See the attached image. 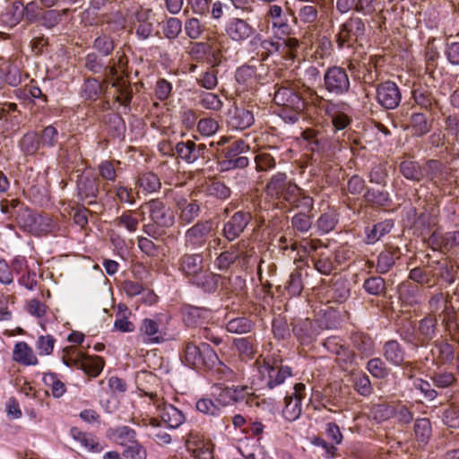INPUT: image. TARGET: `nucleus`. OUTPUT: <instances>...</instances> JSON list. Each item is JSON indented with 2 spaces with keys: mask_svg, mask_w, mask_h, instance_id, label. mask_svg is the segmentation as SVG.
Masks as SVG:
<instances>
[{
  "mask_svg": "<svg viewBox=\"0 0 459 459\" xmlns=\"http://www.w3.org/2000/svg\"><path fill=\"white\" fill-rule=\"evenodd\" d=\"M255 122L253 110L242 106H234L228 112V125L237 130H244L250 127Z\"/></svg>",
  "mask_w": 459,
  "mask_h": 459,
  "instance_id": "21",
  "label": "nucleus"
},
{
  "mask_svg": "<svg viewBox=\"0 0 459 459\" xmlns=\"http://www.w3.org/2000/svg\"><path fill=\"white\" fill-rule=\"evenodd\" d=\"M181 359L193 368H212L219 362L218 355L210 345L202 343L198 346L192 341L185 342Z\"/></svg>",
  "mask_w": 459,
  "mask_h": 459,
  "instance_id": "4",
  "label": "nucleus"
},
{
  "mask_svg": "<svg viewBox=\"0 0 459 459\" xmlns=\"http://www.w3.org/2000/svg\"><path fill=\"white\" fill-rule=\"evenodd\" d=\"M15 221L23 231L39 237L48 235L56 228V222L49 216L39 214L26 206L17 210Z\"/></svg>",
  "mask_w": 459,
  "mask_h": 459,
  "instance_id": "3",
  "label": "nucleus"
},
{
  "mask_svg": "<svg viewBox=\"0 0 459 459\" xmlns=\"http://www.w3.org/2000/svg\"><path fill=\"white\" fill-rule=\"evenodd\" d=\"M160 178L153 172H143L138 176L136 186L146 193H153L160 188Z\"/></svg>",
  "mask_w": 459,
  "mask_h": 459,
  "instance_id": "38",
  "label": "nucleus"
},
{
  "mask_svg": "<svg viewBox=\"0 0 459 459\" xmlns=\"http://www.w3.org/2000/svg\"><path fill=\"white\" fill-rule=\"evenodd\" d=\"M197 139L179 142L175 146V153L178 158L187 163L206 161L210 160V149L205 143H197Z\"/></svg>",
  "mask_w": 459,
  "mask_h": 459,
  "instance_id": "9",
  "label": "nucleus"
},
{
  "mask_svg": "<svg viewBox=\"0 0 459 459\" xmlns=\"http://www.w3.org/2000/svg\"><path fill=\"white\" fill-rule=\"evenodd\" d=\"M104 367V360L99 356L84 355L77 368H81L83 372L91 377H97L100 374Z\"/></svg>",
  "mask_w": 459,
  "mask_h": 459,
  "instance_id": "37",
  "label": "nucleus"
},
{
  "mask_svg": "<svg viewBox=\"0 0 459 459\" xmlns=\"http://www.w3.org/2000/svg\"><path fill=\"white\" fill-rule=\"evenodd\" d=\"M337 221L335 211L328 210L318 218L316 226L321 232L328 233L335 228Z\"/></svg>",
  "mask_w": 459,
  "mask_h": 459,
  "instance_id": "55",
  "label": "nucleus"
},
{
  "mask_svg": "<svg viewBox=\"0 0 459 459\" xmlns=\"http://www.w3.org/2000/svg\"><path fill=\"white\" fill-rule=\"evenodd\" d=\"M255 162L257 171H268L276 166L274 157L266 151L259 152L255 157Z\"/></svg>",
  "mask_w": 459,
  "mask_h": 459,
  "instance_id": "61",
  "label": "nucleus"
},
{
  "mask_svg": "<svg viewBox=\"0 0 459 459\" xmlns=\"http://www.w3.org/2000/svg\"><path fill=\"white\" fill-rule=\"evenodd\" d=\"M253 328V321L245 316L230 319L226 325V329L229 333L237 334L250 333Z\"/></svg>",
  "mask_w": 459,
  "mask_h": 459,
  "instance_id": "42",
  "label": "nucleus"
},
{
  "mask_svg": "<svg viewBox=\"0 0 459 459\" xmlns=\"http://www.w3.org/2000/svg\"><path fill=\"white\" fill-rule=\"evenodd\" d=\"M161 30L166 39H175L182 31V22L177 17H169L163 22Z\"/></svg>",
  "mask_w": 459,
  "mask_h": 459,
  "instance_id": "50",
  "label": "nucleus"
},
{
  "mask_svg": "<svg viewBox=\"0 0 459 459\" xmlns=\"http://www.w3.org/2000/svg\"><path fill=\"white\" fill-rule=\"evenodd\" d=\"M393 224L390 221H382L375 224L373 228L367 232L366 243L374 244L378 241L383 236L389 233Z\"/></svg>",
  "mask_w": 459,
  "mask_h": 459,
  "instance_id": "51",
  "label": "nucleus"
},
{
  "mask_svg": "<svg viewBox=\"0 0 459 459\" xmlns=\"http://www.w3.org/2000/svg\"><path fill=\"white\" fill-rule=\"evenodd\" d=\"M122 455L127 459H146L147 451L137 440L125 447Z\"/></svg>",
  "mask_w": 459,
  "mask_h": 459,
  "instance_id": "64",
  "label": "nucleus"
},
{
  "mask_svg": "<svg viewBox=\"0 0 459 459\" xmlns=\"http://www.w3.org/2000/svg\"><path fill=\"white\" fill-rule=\"evenodd\" d=\"M68 8H64L61 12L57 10L43 11L40 15L41 24L48 29L54 28L61 22L62 14H66Z\"/></svg>",
  "mask_w": 459,
  "mask_h": 459,
  "instance_id": "58",
  "label": "nucleus"
},
{
  "mask_svg": "<svg viewBox=\"0 0 459 459\" xmlns=\"http://www.w3.org/2000/svg\"><path fill=\"white\" fill-rule=\"evenodd\" d=\"M112 437L115 442L124 447L136 441V432L134 429L123 426L112 430Z\"/></svg>",
  "mask_w": 459,
  "mask_h": 459,
  "instance_id": "43",
  "label": "nucleus"
},
{
  "mask_svg": "<svg viewBox=\"0 0 459 459\" xmlns=\"http://www.w3.org/2000/svg\"><path fill=\"white\" fill-rule=\"evenodd\" d=\"M184 30L189 39L196 40L200 39L204 32L206 30V25L198 18L191 17L186 20L184 24Z\"/></svg>",
  "mask_w": 459,
  "mask_h": 459,
  "instance_id": "45",
  "label": "nucleus"
},
{
  "mask_svg": "<svg viewBox=\"0 0 459 459\" xmlns=\"http://www.w3.org/2000/svg\"><path fill=\"white\" fill-rule=\"evenodd\" d=\"M218 51L213 46L206 42H194L190 47L189 54L195 59L207 58L210 64L216 63Z\"/></svg>",
  "mask_w": 459,
  "mask_h": 459,
  "instance_id": "33",
  "label": "nucleus"
},
{
  "mask_svg": "<svg viewBox=\"0 0 459 459\" xmlns=\"http://www.w3.org/2000/svg\"><path fill=\"white\" fill-rule=\"evenodd\" d=\"M113 64L108 66V76L110 80H116L117 76L118 80L124 79L123 74L127 65V57L124 53H117L116 58L112 59Z\"/></svg>",
  "mask_w": 459,
  "mask_h": 459,
  "instance_id": "52",
  "label": "nucleus"
},
{
  "mask_svg": "<svg viewBox=\"0 0 459 459\" xmlns=\"http://www.w3.org/2000/svg\"><path fill=\"white\" fill-rule=\"evenodd\" d=\"M40 141L35 132L25 134L20 142L22 152L26 155H34L39 148Z\"/></svg>",
  "mask_w": 459,
  "mask_h": 459,
  "instance_id": "53",
  "label": "nucleus"
},
{
  "mask_svg": "<svg viewBox=\"0 0 459 459\" xmlns=\"http://www.w3.org/2000/svg\"><path fill=\"white\" fill-rule=\"evenodd\" d=\"M145 395L150 396L154 405L160 411V418L163 423L169 428L175 429L179 427L185 420L183 413L175 406L163 402L154 393L145 392Z\"/></svg>",
  "mask_w": 459,
  "mask_h": 459,
  "instance_id": "16",
  "label": "nucleus"
},
{
  "mask_svg": "<svg viewBox=\"0 0 459 459\" xmlns=\"http://www.w3.org/2000/svg\"><path fill=\"white\" fill-rule=\"evenodd\" d=\"M251 220L252 215L249 212L239 211L235 212L224 224L223 236L229 241L235 240L243 233Z\"/></svg>",
  "mask_w": 459,
  "mask_h": 459,
  "instance_id": "17",
  "label": "nucleus"
},
{
  "mask_svg": "<svg viewBox=\"0 0 459 459\" xmlns=\"http://www.w3.org/2000/svg\"><path fill=\"white\" fill-rule=\"evenodd\" d=\"M212 231L210 221H200L186 230L185 241L186 247L199 248L205 245Z\"/></svg>",
  "mask_w": 459,
  "mask_h": 459,
  "instance_id": "20",
  "label": "nucleus"
},
{
  "mask_svg": "<svg viewBox=\"0 0 459 459\" xmlns=\"http://www.w3.org/2000/svg\"><path fill=\"white\" fill-rule=\"evenodd\" d=\"M43 381L50 388L52 395L56 398L61 397L66 391L65 385L55 373L45 374Z\"/></svg>",
  "mask_w": 459,
  "mask_h": 459,
  "instance_id": "54",
  "label": "nucleus"
},
{
  "mask_svg": "<svg viewBox=\"0 0 459 459\" xmlns=\"http://www.w3.org/2000/svg\"><path fill=\"white\" fill-rule=\"evenodd\" d=\"M411 129L414 136H423L431 129V123L428 121L426 116L422 113H413L410 117V123L404 129Z\"/></svg>",
  "mask_w": 459,
  "mask_h": 459,
  "instance_id": "32",
  "label": "nucleus"
},
{
  "mask_svg": "<svg viewBox=\"0 0 459 459\" xmlns=\"http://www.w3.org/2000/svg\"><path fill=\"white\" fill-rule=\"evenodd\" d=\"M276 105L281 107L280 116L286 122L295 123L305 109V100L292 87L278 86L273 96Z\"/></svg>",
  "mask_w": 459,
  "mask_h": 459,
  "instance_id": "2",
  "label": "nucleus"
},
{
  "mask_svg": "<svg viewBox=\"0 0 459 459\" xmlns=\"http://www.w3.org/2000/svg\"><path fill=\"white\" fill-rule=\"evenodd\" d=\"M148 213L152 222L146 223L143 230L148 236L158 238L160 235L159 228H169L174 223L173 212L160 199H152L140 206L142 220Z\"/></svg>",
  "mask_w": 459,
  "mask_h": 459,
  "instance_id": "1",
  "label": "nucleus"
},
{
  "mask_svg": "<svg viewBox=\"0 0 459 459\" xmlns=\"http://www.w3.org/2000/svg\"><path fill=\"white\" fill-rule=\"evenodd\" d=\"M399 170L402 175L412 181H420L425 178V170L423 166L411 159H404L399 164Z\"/></svg>",
  "mask_w": 459,
  "mask_h": 459,
  "instance_id": "29",
  "label": "nucleus"
},
{
  "mask_svg": "<svg viewBox=\"0 0 459 459\" xmlns=\"http://www.w3.org/2000/svg\"><path fill=\"white\" fill-rule=\"evenodd\" d=\"M285 289L291 296H299L303 290L302 273L300 269H295L286 282Z\"/></svg>",
  "mask_w": 459,
  "mask_h": 459,
  "instance_id": "57",
  "label": "nucleus"
},
{
  "mask_svg": "<svg viewBox=\"0 0 459 459\" xmlns=\"http://www.w3.org/2000/svg\"><path fill=\"white\" fill-rule=\"evenodd\" d=\"M415 439L420 445H426L432 436L430 420L427 418L417 419L414 423Z\"/></svg>",
  "mask_w": 459,
  "mask_h": 459,
  "instance_id": "39",
  "label": "nucleus"
},
{
  "mask_svg": "<svg viewBox=\"0 0 459 459\" xmlns=\"http://www.w3.org/2000/svg\"><path fill=\"white\" fill-rule=\"evenodd\" d=\"M412 98L418 106L429 111H433L438 105L432 93L424 88L414 89L412 91Z\"/></svg>",
  "mask_w": 459,
  "mask_h": 459,
  "instance_id": "36",
  "label": "nucleus"
},
{
  "mask_svg": "<svg viewBox=\"0 0 459 459\" xmlns=\"http://www.w3.org/2000/svg\"><path fill=\"white\" fill-rule=\"evenodd\" d=\"M383 356L392 365L402 366L404 364V351L395 340H390L384 344Z\"/></svg>",
  "mask_w": 459,
  "mask_h": 459,
  "instance_id": "28",
  "label": "nucleus"
},
{
  "mask_svg": "<svg viewBox=\"0 0 459 459\" xmlns=\"http://www.w3.org/2000/svg\"><path fill=\"white\" fill-rule=\"evenodd\" d=\"M299 3L296 11L288 8L290 16L293 18V22L298 23L299 20L302 23L312 24L315 23L319 15V9L321 8L322 0H296Z\"/></svg>",
  "mask_w": 459,
  "mask_h": 459,
  "instance_id": "15",
  "label": "nucleus"
},
{
  "mask_svg": "<svg viewBox=\"0 0 459 459\" xmlns=\"http://www.w3.org/2000/svg\"><path fill=\"white\" fill-rule=\"evenodd\" d=\"M394 406L388 403L373 404L370 408V415L378 423L384 422L394 417Z\"/></svg>",
  "mask_w": 459,
  "mask_h": 459,
  "instance_id": "48",
  "label": "nucleus"
},
{
  "mask_svg": "<svg viewBox=\"0 0 459 459\" xmlns=\"http://www.w3.org/2000/svg\"><path fill=\"white\" fill-rule=\"evenodd\" d=\"M397 253L398 248H388L382 251L377 257V272L379 273H387L394 264Z\"/></svg>",
  "mask_w": 459,
  "mask_h": 459,
  "instance_id": "44",
  "label": "nucleus"
},
{
  "mask_svg": "<svg viewBox=\"0 0 459 459\" xmlns=\"http://www.w3.org/2000/svg\"><path fill=\"white\" fill-rule=\"evenodd\" d=\"M24 16L23 4L21 2H13L4 15V22L10 26L16 25Z\"/></svg>",
  "mask_w": 459,
  "mask_h": 459,
  "instance_id": "59",
  "label": "nucleus"
},
{
  "mask_svg": "<svg viewBox=\"0 0 459 459\" xmlns=\"http://www.w3.org/2000/svg\"><path fill=\"white\" fill-rule=\"evenodd\" d=\"M431 380L435 386L438 388H447L456 383V377L454 373L447 371H439L433 374Z\"/></svg>",
  "mask_w": 459,
  "mask_h": 459,
  "instance_id": "63",
  "label": "nucleus"
},
{
  "mask_svg": "<svg viewBox=\"0 0 459 459\" xmlns=\"http://www.w3.org/2000/svg\"><path fill=\"white\" fill-rule=\"evenodd\" d=\"M425 170V178L432 182L433 185L439 187L447 180L449 173L446 168L438 160H430L423 166Z\"/></svg>",
  "mask_w": 459,
  "mask_h": 459,
  "instance_id": "23",
  "label": "nucleus"
},
{
  "mask_svg": "<svg viewBox=\"0 0 459 459\" xmlns=\"http://www.w3.org/2000/svg\"><path fill=\"white\" fill-rule=\"evenodd\" d=\"M138 338L147 345L159 344L165 341V333L156 320L144 318L139 326Z\"/></svg>",
  "mask_w": 459,
  "mask_h": 459,
  "instance_id": "19",
  "label": "nucleus"
},
{
  "mask_svg": "<svg viewBox=\"0 0 459 459\" xmlns=\"http://www.w3.org/2000/svg\"><path fill=\"white\" fill-rule=\"evenodd\" d=\"M289 15V12H284L281 5L271 4L264 14V21L271 26L273 33L290 36L293 30L290 23Z\"/></svg>",
  "mask_w": 459,
  "mask_h": 459,
  "instance_id": "12",
  "label": "nucleus"
},
{
  "mask_svg": "<svg viewBox=\"0 0 459 459\" xmlns=\"http://www.w3.org/2000/svg\"><path fill=\"white\" fill-rule=\"evenodd\" d=\"M432 267L433 264L429 262L425 268L415 267L411 270L409 278L422 286L432 288L437 284V281L435 280V273H437V272L432 270Z\"/></svg>",
  "mask_w": 459,
  "mask_h": 459,
  "instance_id": "27",
  "label": "nucleus"
},
{
  "mask_svg": "<svg viewBox=\"0 0 459 459\" xmlns=\"http://www.w3.org/2000/svg\"><path fill=\"white\" fill-rule=\"evenodd\" d=\"M281 55L288 60H294L300 46L299 40L296 38L286 36L282 39Z\"/></svg>",
  "mask_w": 459,
  "mask_h": 459,
  "instance_id": "62",
  "label": "nucleus"
},
{
  "mask_svg": "<svg viewBox=\"0 0 459 459\" xmlns=\"http://www.w3.org/2000/svg\"><path fill=\"white\" fill-rule=\"evenodd\" d=\"M140 209L137 211L127 210L125 211L120 216L114 220V224L119 228H125L127 231L133 233L138 229Z\"/></svg>",
  "mask_w": 459,
  "mask_h": 459,
  "instance_id": "34",
  "label": "nucleus"
},
{
  "mask_svg": "<svg viewBox=\"0 0 459 459\" xmlns=\"http://www.w3.org/2000/svg\"><path fill=\"white\" fill-rule=\"evenodd\" d=\"M77 190L82 200L95 198L99 193V178L92 173H82L77 180Z\"/></svg>",
  "mask_w": 459,
  "mask_h": 459,
  "instance_id": "22",
  "label": "nucleus"
},
{
  "mask_svg": "<svg viewBox=\"0 0 459 459\" xmlns=\"http://www.w3.org/2000/svg\"><path fill=\"white\" fill-rule=\"evenodd\" d=\"M178 205L181 209L179 220L185 223H190L199 214V205L195 201L187 203L186 200H182Z\"/></svg>",
  "mask_w": 459,
  "mask_h": 459,
  "instance_id": "49",
  "label": "nucleus"
},
{
  "mask_svg": "<svg viewBox=\"0 0 459 459\" xmlns=\"http://www.w3.org/2000/svg\"><path fill=\"white\" fill-rule=\"evenodd\" d=\"M376 99L382 108L385 109H394L401 102L402 94L398 85L388 80L377 84L376 88Z\"/></svg>",
  "mask_w": 459,
  "mask_h": 459,
  "instance_id": "13",
  "label": "nucleus"
},
{
  "mask_svg": "<svg viewBox=\"0 0 459 459\" xmlns=\"http://www.w3.org/2000/svg\"><path fill=\"white\" fill-rule=\"evenodd\" d=\"M265 195L272 200L293 202L299 193V186L284 172L273 174L264 186Z\"/></svg>",
  "mask_w": 459,
  "mask_h": 459,
  "instance_id": "6",
  "label": "nucleus"
},
{
  "mask_svg": "<svg viewBox=\"0 0 459 459\" xmlns=\"http://www.w3.org/2000/svg\"><path fill=\"white\" fill-rule=\"evenodd\" d=\"M84 354L74 346H68L63 349L62 361L67 367L78 368Z\"/></svg>",
  "mask_w": 459,
  "mask_h": 459,
  "instance_id": "56",
  "label": "nucleus"
},
{
  "mask_svg": "<svg viewBox=\"0 0 459 459\" xmlns=\"http://www.w3.org/2000/svg\"><path fill=\"white\" fill-rule=\"evenodd\" d=\"M145 425L152 428L150 436L157 444L163 446L171 442L170 435L164 429H160V422L159 420L152 418L149 420L148 423H145Z\"/></svg>",
  "mask_w": 459,
  "mask_h": 459,
  "instance_id": "46",
  "label": "nucleus"
},
{
  "mask_svg": "<svg viewBox=\"0 0 459 459\" xmlns=\"http://www.w3.org/2000/svg\"><path fill=\"white\" fill-rule=\"evenodd\" d=\"M203 256L199 254H186L180 258L179 269L187 276L197 277L203 273Z\"/></svg>",
  "mask_w": 459,
  "mask_h": 459,
  "instance_id": "26",
  "label": "nucleus"
},
{
  "mask_svg": "<svg viewBox=\"0 0 459 459\" xmlns=\"http://www.w3.org/2000/svg\"><path fill=\"white\" fill-rule=\"evenodd\" d=\"M248 145L243 140H237L225 150V156L219 161L222 171L234 169H244L248 166L249 160L245 156H239L240 153L247 152Z\"/></svg>",
  "mask_w": 459,
  "mask_h": 459,
  "instance_id": "11",
  "label": "nucleus"
},
{
  "mask_svg": "<svg viewBox=\"0 0 459 459\" xmlns=\"http://www.w3.org/2000/svg\"><path fill=\"white\" fill-rule=\"evenodd\" d=\"M314 26H309L306 32L304 39L310 43L312 48H314L313 56L316 60L325 59L331 56L333 51V42L328 35L323 34L320 30L316 31Z\"/></svg>",
  "mask_w": 459,
  "mask_h": 459,
  "instance_id": "14",
  "label": "nucleus"
},
{
  "mask_svg": "<svg viewBox=\"0 0 459 459\" xmlns=\"http://www.w3.org/2000/svg\"><path fill=\"white\" fill-rule=\"evenodd\" d=\"M255 365L263 379L266 380V386L271 389L282 384L291 376L290 368L283 366L282 359L275 354L256 359Z\"/></svg>",
  "mask_w": 459,
  "mask_h": 459,
  "instance_id": "5",
  "label": "nucleus"
},
{
  "mask_svg": "<svg viewBox=\"0 0 459 459\" xmlns=\"http://www.w3.org/2000/svg\"><path fill=\"white\" fill-rule=\"evenodd\" d=\"M324 86L327 92L335 96L347 93L351 82L345 69L335 65L329 67L324 75Z\"/></svg>",
  "mask_w": 459,
  "mask_h": 459,
  "instance_id": "10",
  "label": "nucleus"
},
{
  "mask_svg": "<svg viewBox=\"0 0 459 459\" xmlns=\"http://www.w3.org/2000/svg\"><path fill=\"white\" fill-rule=\"evenodd\" d=\"M430 264H433L432 270L437 272V273H435V280L437 281L438 278L443 279L447 283L455 281L458 267L453 263L446 259H443L440 261L431 262Z\"/></svg>",
  "mask_w": 459,
  "mask_h": 459,
  "instance_id": "30",
  "label": "nucleus"
},
{
  "mask_svg": "<svg viewBox=\"0 0 459 459\" xmlns=\"http://www.w3.org/2000/svg\"><path fill=\"white\" fill-rule=\"evenodd\" d=\"M70 432L72 437L88 451L100 453L103 450V446L92 435L82 432L78 428H72Z\"/></svg>",
  "mask_w": 459,
  "mask_h": 459,
  "instance_id": "35",
  "label": "nucleus"
},
{
  "mask_svg": "<svg viewBox=\"0 0 459 459\" xmlns=\"http://www.w3.org/2000/svg\"><path fill=\"white\" fill-rule=\"evenodd\" d=\"M226 32L232 40L241 41L248 39L254 29L247 21L234 18L227 25Z\"/></svg>",
  "mask_w": 459,
  "mask_h": 459,
  "instance_id": "24",
  "label": "nucleus"
},
{
  "mask_svg": "<svg viewBox=\"0 0 459 459\" xmlns=\"http://www.w3.org/2000/svg\"><path fill=\"white\" fill-rule=\"evenodd\" d=\"M367 369L376 378L384 379L389 375V368L379 358H374L368 361Z\"/></svg>",
  "mask_w": 459,
  "mask_h": 459,
  "instance_id": "60",
  "label": "nucleus"
},
{
  "mask_svg": "<svg viewBox=\"0 0 459 459\" xmlns=\"http://www.w3.org/2000/svg\"><path fill=\"white\" fill-rule=\"evenodd\" d=\"M353 348L363 357H368L374 352L375 343L373 339L365 333L356 332L351 336Z\"/></svg>",
  "mask_w": 459,
  "mask_h": 459,
  "instance_id": "31",
  "label": "nucleus"
},
{
  "mask_svg": "<svg viewBox=\"0 0 459 459\" xmlns=\"http://www.w3.org/2000/svg\"><path fill=\"white\" fill-rule=\"evenodd\" d=\"M186 447L196 459H213L212 444L208 442L187 440Z\"/></svg>",
  "mask_w": 459,
  "mask_h": 459,
  "instance_id": "40",
  "label": "nucleus"
},
{
  "mask_svg": "<svg viewBox=\"0 0 459 459\" xmlns=\"http://www.w3.org/2000/svg\"><path fill=\"white\" fill-rule=\"evenodd\" d=\"M12 359L13 361L23 366H35L39 363V359L32 348L25 342H18L15 343Z\"/></svg>",
  "mask_w": 459,
  "mask_h": 459,
  "instance_id": "25",
  "label": "nucleus"
},
{
  "mask_svg": "<svg viewBox=\"0 0 459 459\" xmlns=\"http://www.w3.org/2000/svg\"><path fill=\"white\" fill-rule=\"evenodd\" d=\"M255 254L254 247H250L247 241L241 240L221 253L215 259L214 264L220 271H227L236 262L241 267H244L254 257Z\"/></svg>",
  "mask_w": 459,
  "mask_h": 459,
  "instance_id": "7",
  "label": "nucleus"
},
{
  "mask_svg": "<svg viewBox=\"0 0 459 459\" xmlns=\"http://www.w3.org/2000/svg\"><path fill=\"white\" fill-rule=\"evenodd\" d=\"M365 31L364 22L359 17H351L340 27L336 34L338 48H352L364 36Z\"/></svg>",
  "mask_w": 459,
  "mask_h": 459,
  "instance_id": "8",
  "label": "nucleus"
},
{
  "mask_svg": "<svg viewBox=\"0 0 459 459\" xmlns=\"http://www.w3.org/2000/svg\"><path fill=\"white\" fill-rule=\"evenodd\" d=\"M305 388L304 384L298 383L294 385V393L285 397V406L282 410V415L287 420L293 421L300 416L301 400L305 395Z\"/></svg>",
  "mask_w": 459,
  "mask_h": 459,
  "instance_id": "18",
  "label": "nucleus"
},
{
  "mask_svg": "<svg viewBox=\"0 0 459 459\" xmlns=\"http://www.w3.org/2000/svg\"><path fill=\"white\" fill-rule=\"evenodd\" d=\"M203 187L206 195L220 200L229 198L231 194L230 188L221 181H209Z\"/></svg>",
  "mask_w": 459,
  "mask_h": 459,
  "instance_id": "41",
  "label": "nucleus"
},
{
  "mask_svg": "<svg viewBox=\"0 0 459 459\" xmlns=\"http://www.w3.org/2000/svg\"><path fill=\"white\" fill-rule=\"evenodd\" d=\"M233 345L238 352V356L242 360L251 359L255 349L250 338H237L233 341Z\"/></svg>",
  "mask_w": 459,
  "mask_h": 459,
  "instance_id": "47",
  "label": "nucleus"
}]
</instances>
